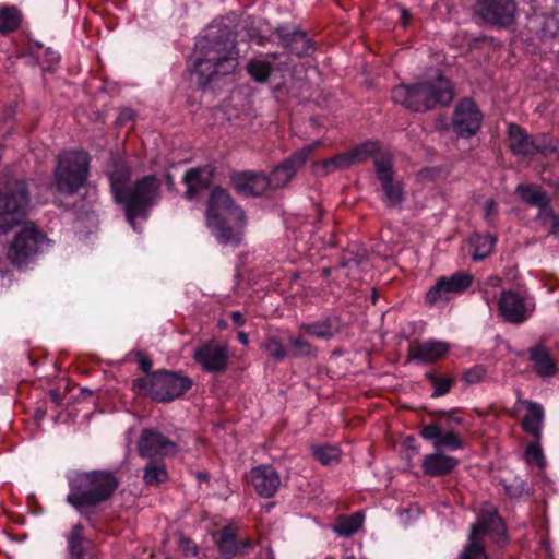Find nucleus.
Returning a JSON list of instances; mask_svg holds the SVG:
<instances>
[{"mask_svg": "<svg viewBox=\"0 0 559 559\" xmlns=\"http://www.w3.org/2000/svg\"><path fill=\"white\" fill-rule=\"evenodd\" d=\"M237 34L222 22H214L197 38L192 76L199 88H207L217 78L235 72L239 50Z\"/></svg>", "mask_w": 559, "mask_h": 559, "instance_id": "obj_1", "label": "nucleus"}, {"mask_svg": "<svg viewBox=\"0 0 559 559\" xmlns=\"http://www.w3.org/2000/svg\"><path fill=\"white\" fill-rule=\"evenodd\" d=\"M66 478L69 487L66 502L86 520L88 526L95 528L93 514L112 498L120 480L107 469L71 471Z\"/></svg>", "mask_w": 559, "mask_h": 559, "instance_id": "obj_2", "label": "nucleus"}, {"mask_svg": "<svg viewBox=\"0 0 559 559\" xmlns=\"http://www.w3.org/2000/svg\"><path fill=\"white\" fill-rule=\"evenodd\" d=\"M391 98L411 111L427 112L438 106H449L454 98V87L451 80L439 72L435 78L393 87Z\"/></svg>", "mask_w": 559, "mask_h": 559, "instance_id": "obj_3", "label": "nucleus"}, {"mask_svg": "<svg viewBox=\"0 0 559 559\" xmlns=\"http://www.w3.org/2000/svg\"><path fill=\"white\" fill-rule=\"evenodd\" d=\"M193 385V380L181 371L158 369L150 377L136 378L132 390L158 403H169L182 397Z\"/></svg>", "mask_w": 559, "mask_h": 559, "instance_id": "obj_4", "label": "nucleus"}, {"mask_svg": "<svg viewBox=\"0 0 559 559\" xmlns=\"http://www.w3.org/2000/svg\"><path fill=\"white\" fill-rule=\"evenodd\" d=\"M159 180L155 175H146L135 180L115 202L122 204L127 222L135 229L138 218L146 219L151 209L159 199Z\"/></svg>", "mask_w": 559, "mask_h": 559, "instance_id": "obj_5", "label": "nucleus"}, {"mask_svg": "<svg viewBox=\"0 0 559 559\" xmlns=\"http://www.w3.org/2000/svg\"><path fill=\"white\" fill-rule=\"evenodd\" d=\"M90 155L84 151H68L60 154L53 170L56 190L72 197L84 188L91 170Z\"/></svg>", "mask_w": 559, "mask_h": 559, "instance_id": "obj_6", "label": "nucleus"}, {"mask_svg": "<svg viewBox=\"0 0 559 559\" xmlns=\"http://www.w3.org/2000/svg\"><path fill=\"white\" fill-rule=\"evenodd\" d=\"M31 195L26 180L5 178L0 187V235L7 234L26 215Z\"/></svg>", "mask_w": 559, "mask_h": 559, "instance_id": "obj_7", "label": "nucleus"}, {"mask_svg": "<svg viewBox=\"0 0 559 559\" xmlns=\"http://www.w3.org/2000/svg\"><path fill=\"white\" fill-rule=\"evenodd\" d=\"M48 242L47 236L34 224H26L13 237L9 249L8 259L19 267H26L34 262Z\"/></svg>", "mask_w": 559, "mask_h": 559, "instance_id": "obj_8", "label": "nucleus"}, {"mask_svg": "<svg viewBox=\"0 0 559 559\" xmlns=\"http://www.w3.org/2000/svg\"><path fill=\"white\" fill-rule=\"evenodd\" d=\"M261 348L276 362L287 358H316L317 347L301 334L289 333L286 340L280 335L269 333L261 344Z\"/></svg>", "mask_w": 559, "mask_h": 559, "instance_id": "obj_9", "label": "nucleus"}, {"mask_svg": "<svg viewBox=\"0 0 559 559\" xmlns=\"http://www.w3.org/2000/svg\"><path fill=\"white\" fill-rule=\"evenodd\" d=\"M374 174L381 186V201L386 209H401L405 201V187L394 178L392 154H384L373 160Z\"/></svg>", "mask_w": 559, "mask_h": 559, "instance_id": "obj_10", "label": "nucleus"}, {"mask_svg": "<svg viewBox=\"0 0 559 559\" xmlns=\"http://www.w3.org/2000/svg\"><path fill=\"white\" fill-rule=\"evenodd\" d=\"M471 11L481 23L497 28H508L515 20V0H471Z\"/></svg>", "mask_w": 559, "mask_h": 559, "instance_id": "obj_11", "label": "nucleus"}, {"mask_svg": "<svg viewBox=\"0 0 559 559\" xmlns=\"http://www.w3.org/2000/svg\"><path fill=\"white\" fill-rule=\"evenodd\" d=\"M474 277L465 271H456L450 276H440L425 295L428 307H444L453 296L462 295L473 284Z\"/></svg>", "mask_w": 559, "mask_h": 559, "instance_id": "obj_12", "label": "nucleus"}, {"mask_svg": "<svg viewBox=\"0 0 559 559\" xmlns=\"http://www.w3.org/2000/svg\"><path fill=\"white\" fill-rule=\"evenodd\" d=\"M319 145L320 142L306 145L276 165L266 176L267 189L278 190L288 185Z\"/></svg>", "mask_w": 559, "mask_h": 559, "instance_id": "obj_13", "label": "nucleus"}, {"mask_svg": "<svg viewBox=\"0 0 559 559\" xmlns=\"http://www.w3.org/2000/svg\"><path fill=\"white\" fill-rule=\"evenodd\" d=\"M484 115L471 97L457 102L452 115V130L461 139L475 136L483 124Z\"/></svg>", "mask_w": 559, "mask_h": 559, "instance_id": "obj_14", "label": "nucleus"}, {"mask_svg": "<svg viewBox=\"0 0 559 559\" xmlns=\"http://www.w3.org/2000/svg\"><path fill=\"white\" fill-rule=\"evenodd\" d=\"M219 559H245L254 548L249 537L238 538V528L228 524L214 535Z\"/></svg>", "mask_w": 559, "mask_h": 559, "instance_id": "obj_15", "label": "nucleus"}, {"mask_svg": "<svg viewBox=\"0 0 559 559\" xmlns=\"http://www.w3.org/2000/svg\"><path fill=\"white\" fill-rule=\"evenodd\" d=\"M449 343L436 338L415 340L408 344L407 361L418 366L432 365L445 358L450 353Z\"/></svg>", "mask_w": 559, "mask_h": 559, "instance_id": "obj_16", "label": "nucleus"}, {"mask_svg": "<svg viewBox=\"0 0 559 559\" xmlns=\"http://www.w3.org/2000/svg\"><path fill=\"white\" fill-rule=\"evenodd\" d=\"M193 359L203 371L222 374L227 370L229 354L225 345L210 341L194 349Z\"/></svg>", "mask_w": 559, "mask_h": 559, "instance_id": "obj_17", "label": "nucleus"}, {"mask_svg": "<svg viewBox=\"0 0 559 559\" xmlns=\"http://www.w3.org/2000/svg\"><path fill=\"white\" fill-rule=\"evenodd\" d=\"M138 450L140 456L154 460L157 456H173L178 452L179 448L175 441L164 436L160 431L145 428L141 432Z\"/></svg>", "mask_w": 559, "mask_h": 559, "instance_id": "obj_18", "label": "nucleus"}, {"mask_svg": "<svg viewBox=\"0 0 559 559\" xmlns=\"http://www.w3.org/2000/svg\"><path fill=\"white\" fill-rule=\"evenodd\" d=\"M224 213L234 217L236 221H239L241 224L245 223L246 214L243 210L236 204L235 200L226 189L221 186H216L211 191L207 202V223H210V221H214V217L217 219H225V216L223 215Z\"/></svg>", "mask_w": 559, "mask_h": 559, "instance_id": "obj_19", "label": "nucleus"}, {"mask_svg": "<svg viewBox=\"0 0 559 559\" xmlns=\"http://www.w3.org/2000/svg\"><path fill=\"white\" fill-rule=\"evenodd\" d=\"M274 34L280 39L281 46L298 58L310 57L318 48L317 43L301 29H289L286 26H278Z\"/></svg>", "mask_w": 559, "mask_h": 559, "instance_id": "obj_20", "label": "nucleus"}, {"mask_svg": "<svg viewBox=\"0 0 559 559\" xmlns=\"http://www.w3.org/2000/svg\"><path fill=\"white\" fill-rule=\"evenodd\" d=\"M484 535H490L496 542L506 538V525L496 508L487 503L478 514L477 522L472 526L468 536L481 540Z\"/></svg>", "mask_w": 559, "mask_h": 559, "instance_id": "obj_21", "label": "nucleus"}, {"mask_svg": "<svg viewBox=\"0 0 559 559\" xmlns=\"http://www.w3.org/2000/svg\"><path fill=\"white\" fill-rule=\"evenodd\" d=\"M498 309L503 320L512 324L524 323L532 312L524 298L511 289L501 293Z\"/></svg>", "mask_w": 559, "mask_h": 559, "instance_id": "obj_22", "label": "nucleus"}, {"mask_svg": "<svg viewBox=\"0 0 559 559\" xmlns=\"http://www.w3.org/2000/svg\"><path fill=\"white\" fill-rule=\"evenodd\" d=\"M230 183L238 194L246 198L260 197L267 190L266 175L262 171L233 173Z\"/></svg>", "mask_w": 559, "mask_h": 559, "instance_id": "obj_23", "label": "nucleus"}, {"mask_svg": "<svg viewBox=\"0 0 559 559\" xmlns=\"http://www.w3.org/2000/svg\"><path fill=\"white\" fill-rule=\"evenodd\" d=\"M249 478L255 492L262 498L274 497L282 484L280 474L269 464L252 467Z\"/></svg>", "mask_w": 559, "mask_h": 559, "instance_id": "obj_24", "label": "nucleus"}, {"mask_svg": "<svg viewBox=\"0 0 559 559\" xmlns=\"http://www.w3.org/2000/svg\"><path fill=\"white\" fill-rule=\"evenodd\" d=\"M343 328V320L338 314H326L311 322H301L298 325L300 334L310 337L330 341L338 335Z\"/></svg>", "mask_w": 559, "mask_h": 559, "instance_id": "obj_25", "label": "nucleus"}, {"mask_svg": "<svg viewBox=\"0 0 559 559\" xmlns=\"http://www.w3.org/2000/svg\"><path fill=\"white\" fill-rule=\"evenodd\" d=\"M419 436L430 441L436 450L443 448L450 451H456L463 449L465 445L459 432L452 429L443 430L439 424L421 425Z\"/></svg>", "mask_w": 559, "mask_h": 559, "instance_id": "obj_26", "label": "nucleus"}, {"mask_svg": "<svg viewBox=\"0 0 559 559\" xmlns=\"http://www.w3.org/2000/svg\"><path fill=\"white\" fill-rule=\"evenodd\" d=\"M536 136L516 123H509L507 129V145L514 156L523 158L534 157V146Z\"/></svg>", "mask_w": 559, "mask_h": 559, "instance_id": "obj_27", "label": "nucleus"}, {"mask_svg": "<svg viewBox=\"0 0 559 559\" xmlns=\"http://www.w3.org/2000/svg\"><path fill=\"white\" fill-rule=\"evenodd\" d=\"M527 359L539 378H550L558 372V365L550 350L542 343L527 348Z\"/></svg>", "mask_w": 559, "mask_h": 559, "instance_id": "obj_28", "label": "nucleus"}, {"mask_svg": "<svg viewBox=\"0 0 559 559\" xmlns=\"http://www.w3.org/2000/svg\"><path fill=\"white\" fill-rule=\"evenodd\" d=\"M237 222V226L233 227L227 219H217L214 217V221H210L207 223L209 228L211 229L212 235L218 241V243L223 246H229L233 248H237L242 242L243 231L242 228L246 224H241L239 221Z\"/></svg>", "mask_w": 559, "mask_h": 559, "instance_id": "obj_29", "label": "nucleus"}, {"mask_svg": "<svg viewBox=\"0 0 559 559\" xmlns=\"http://www.w3.org/2000/svg\"><path fill=\"white\" fill-rule=\"evenodd\" d=\"M459 463L460 461L454 456L435 452L424 456L421 468L427 476L441 477L451 474Z\"/></svg>", "mask_w": 559, "mask_h": 559, "instance_id": "obj_30", "label": "nucleus"}, {"mask_svg": "<svg viewBox=\"0 0 559 559\" xmlns=\"http://www.w3.org/2000/svg\"><path fill=\"white\" fill-rule=\"evenodd\" d=\"M212 173L206 168L195 167L187 170L183 175L182 182L187 186L185 199L191 201L200 192L210 188L212 183Z\"/></svg>", "mask_w": 559, "mask_h": 559, "instance_id": "obj_31", "label": "nucleus"}, {"mask_svg": "<svg viewBox=\"0 0 559 559\" xmlns=\"http://www.w3.org/2000/svg\"><path fill=\"white\" fill-rule=\"evenodd\" d=\"M518 199L531 207H545L548 192L539 185L533 182L519 183L514 191Z\"/></svg>", "mask_w": 559, "mask_h": 559, "instance_id": "obj_32", "label": "nucleus"}, {"mask_svg": "<svg viewBox=\"0 0 559 559\" xmlns=\"http://www.w3.org/2000/svg\"><path fill=\"white\" fill-rule=\"evenodd\" d=\"M83 532L84 526L81 523H76L71 527L67 536L69 559H90V540L84 537Z\"/></svg>", "mask_w": 559, "mask_h": 559, "instance_id": "obj_33", "label": "nucleus"}, {"mask_svg": "<svg viewBox=\"0 0 559 559\" xmlns=\"http://www.w3.org/2000/svg\"><path fill=\"white\" fill-rule=\"evenodd\" d=\"M130 178L131 171L127 164L120 158H115L111 169L108 174L110 190L114 199L118 198V195H121V192L130 186Z\"/></svg>", "mask_w": 559, "mask_h": 559, "instance_id": "obj_34", "label": "nucleus"}, {"mask_svg": "<svg viewBox=\"0 0 559 559\" xmlns=\"http://www.w3.org/2000/svg\"><path fill=\"white\" fill-rule=\"evenodd\" d=\"M545 417L544 407L537 402H530L522 421V428L533 439H542V426Z\"/></svg>", "mask_w": 559, "mask_h": 559, "instance_id": "obj_35", "label": "nucleus"}, {"mask_svg": "<svg viewBox=\"0 0 559 559\" xmlns=\"http://www.w3.org/2000/svg\"><path fill=\"white\" fill-rule=\"evenodd\" d=\"M424 378L432 388V399L449 394L456 383V378L453 374L439 373L436 369L426 371Z\"/></svg>", "mask_w": 559, "mask_h": 559, "instance_id": "obj_36", "label": "nucleus"}, {"mask_svg": "<svg viewBox=\"0 0 559 559\" xmlns=\"http://www.w3.org/2000/svg\"><path fill=\"white\" fill-rule=\"evenodd\" d=\"M23 20V13L16 5H0V35L5 36L16 32L21 27Z\"/></svg>", "mask_w": 559, "mask_h": 559, "instance_id": "obj_37", "label": "nucleus"}, {"mask_svg": "<svg viewBox=\"0 0 559 559\" xmlns=\"http://www.w3.org/2000/svg\"><path fill=\"white\" fill-rule=\"evenodd\" d=\"M381 143L376 140H366L359 145L355 146L352 150H348V155L352 162V165L361 164L369 158H373V160L381 155L390 154L389 152L381 151Z\"/></svg>", "mask_w": 559, "mask_h": 559, "instance_id": "obj_38", "label": "nucleus"}, {"mask_svg": "<svg viewBox=\"0 0 559 559\" xmlns=\"http://www.w3.org/2000/svg\"><path fill=\"white\" fill-rule=\"evenodd\" d=\"M246 70L252 81L259 84H265L273 75L275 66L266 59L255 58L247 62Z\"/></svg>", "mask_w": 559, "mask_h": 559, "instance_id": "obj_39", "label": "nucleus"}, {"mask_svg": "<svg viewBox=\"0 0 559 559\" xmlns=\"http://www.w3.org/2000/svg\"><path fill=\"white\" fill-rule=\"evenodd\" d=\"M168 472L162 460H150L143 469V481L147 486H159L167 481Z\"/></svg>", "mask_w": 559, "mask_h": 559, "instance_id": "obj_40", "label": "nucleus"}, {"mask_svg": "<svg viewBox=\"0 0 559 559\" xmlns=\"http://www.w3.org/2000/svg\"><path fill=\"white\" fill-rule=\"evenodd\" d=\"M496 237L491 234H476L471 238L473 247V260L480 261L486 259L492 252L496 246Z\"/></svg>", "mask_w": 559, "mask_h": 559, "instance_id": "obj_41", "label": "nucleus"}, {"mask_svg": "<svg viewBox=\"0 0 559 559\" xmlns=\"http://www.w3.org/2000/svg\"><path fill=\"white\" fill-rule=\"evenodd\" d=\"M319 165L321 176H328L337 170L347 169L353 166L347 151L323 159Z\"/></svg>", "mask_w": 559, "mask_h": 559, "instance_id": "obj_42", "label": "nucleus"}, {"mask_svg": "<svg viewBox=\"0 0 559 559\" xmlns=\"http://www.w3.org/2000/svg\"><path fill=\"white\" fill-rule=\"evenodd\" d=\"M364 519L362 513L359 511L349 516L342 518L334 525V532L340 536H352L362 526Z\"/></svg>", "mask_w": 559, "mask_h": 559, "instance_id": "obj_43", "label": "nucleus"}, {"mask_svg": "<svg viewBox=\"0 0 559 559\" xmlns=\"http://www.w3.org/2000/svg\"><path fill=\"white\" fill-rule=\"evenodd\" d=\"M311 453L318 462L325 466L337 464L341 459L338 448L330 444L313 445Z\"/></svg>", "mask_w": 559, "mask_h": 559, "instance_id": "obj_44", "label": "nucleus"}, {"mask_svg": "<svg viewBox=\"0 0 559 559\" xmlns=\"http://www.w3.org/2000/svg\"><path fill=\"white\" fill-rule=\"evenodd\" d=\"M31 53L35 56L36 58H39V51L44 50V58L47 66L44 68V71H53L55 67L60 61V55L56 50H53L51 47L44 48V45L39 41H34L31 44Z\"/></svg>", "mask_w": 559, "mask_h": 559, "instance_id": "obj_45", "label": "nucleus"}, {"mask_svg": "<svg viewBox=\"0 0 559 559\" xmlns=\"http://www.w3.org/2000/svg\"><path fill=\"white\" fill-rule=\"evenodd\" d=\"M457 559H488L483 540L468 536V542Z\"/></svg>", "mask_w": 559, "mask_h": 559, "instance_id": "obj_46", "label": "nucleus"}, {"mask_svg": "<svg viewBox=\"0 0 559 559\" xmlns=\"http://www.w3.org/2000/svg\"><path fill=\"white\" fill-rule=\"evenodd\" d=\"M540 440L542 439H534L526 445L525 459L528 464L535 463L538 467L544 468L546 465V459L543 453Z\"/></svg>", "mask_w": 559, "mask_h": 559, "instance_id": "obj_47", "label": "nucleus"}, {"mask_svg": "<svg viewBox=\"0 0 559 559\" xmlns=\"http://www.w3.org/2000/svg\"><path fill=\"white\" fill-rule=\"evenodd\" d=\"M461 412V408H452L450 411H438L435 414L436 421L433 424H439L441 428L442 426L451 427L452 425H463V417L457 415Z\"/></svg>", "mask_w": 559, "mask_h": 559, "instance_id": "obj_48", "label": "nucleus"}, {"mask_svg": "<svg viewBox=\"0 0 559 559\" xmlns=\"http://www.w3.org/2000/svg\"><path fill=\"white\" fill-rule=\"evenodd\" d=\"M534 146V156L539 154L544 157H550L557 151V143L549 136L542 134L536 136Z\"/></svg>", "mask_w": 559, "mask_h": 559, "instance_id": "obj_49", "label": "nucleus"}, {"mask_svg": "<svg viewBox=\"0 0 559 559\" xmlns=\"http://www.w3.org/2000/svg\"><path fill=\"white\" fill-rule=\"evenodd\" d=\"M502 485L507 496L511 499L520 498L526 491V481L521 477H514L510 483L503 479Z\"/></svg>", "mask_w": 559, "mask_h": 559, "instance_id": "obj_50", "label": "nucleus"}, {"mask_svg": "<svg viewBox=\"0 0 559 559\" xmlns=\"http://www.w3.org/2000/svg\"><path fill=\"white\" fill-rule=\"evenodd\" d=\"M486 372L487 370L483 365H475L462 373L461 381L466 385L479 383L485 378Z\"/></svg>", "mask_w": 559, "mask_h": 559, "instance_id": "obj_51", "label": "nucleus"}, {"mask_svg": "<svg viewBox=\"0 0 559 559\" xmlns=\"http://www.w3.org/2000/svg\"><path fill=\"white\" fill-rule=\"evenodd\" d=\"M135 118V112L130 107H123L120 109L117 118H116V124L119 128L126 127L129 122L133 121Z\"/></svg>", "mask_w": 559, "mask_h": 559, "instance_id": "obj_52", "label": "nucleus"}, {"mask_svg": "<svg viewBox=\"0 0 559 559\" xmlns=\"http://www.w3.org/2000/svg\"><path fill=\"white\" fill-rule=\"evenodd\" d=\"M138 357L139 368L146 374L145 377H150L154 372L151 371L153 366L152 360L145 354L142 353H139Z\"/></svg>", "mask_w": 559, "mask_h": 559, "instance_id": "obj_53", "label": "nucleus"}, {"mask_svg": "<svg viewBox=\"0 0 559 559\" xmlns=\"http://www.w3.org/2000/svg\"><path fill=\"white\" fill-rule=\"evenodd\" d=\"M554 216H557V214L554 211V207L551 206V198L549 197L547 199V204L545 207H538V218L543 219L544 222L548 218H552Z\"/></svg>", "mask_w": 559, "mask_h": 559, "instance_id": "obj_54", "label": "nucleus"}, {"mask_svg": "<svg viewBox=\"0 0 559 559\" xmlns=\"http://www.w3.org/2000/svg\"><path fill=\"white\" fill-rule=\"evenodd\" d=\"M485 219L490 223V217L497 212V203L493 199H488L484 206Z\"/></svg>", "mask_w": 559, "mask_h": 559, "instance_id": "obj_55", "label": "nucleus"}, {"mask_svg": "<svg viewBox=\"0 0 559 559\" xmlns=\"http://www.w3.org/2000/svg\"><path fill=\"white\" fill-rule=\"evenodd\" d=\"M181 548L186 556L193 557L198 555L197 546L189 539L181 540Z\"/></svg>", "mask_w": 559, "mask_h": 559, "instance_id": "obj_56", "label": "nucleus"}, {"mask_svg": "<svg viewBox=\"0 0 559 559\" xmlns=\"http://www.w3.org/2000/svg\"><path fill=\"white\" fill-rule=\"evenodd\" d=\"M50 401L56 405L59 406L62 404L63 401V394H61L58 390H50L49 393Z\"/></svg>", "mask_w": 559, "mask_h": 559, "instance_id": "obj_57", "label": "nucleus"}, {"mask_svg": "<svg viewBox=\"0 0 559 559\" xmlns=\"http://www.w3.org/2000/svg\"><path fill=\"white\" fill-rule=\"evenodd\" d=\"M230 319H231L233 323H235L238 326L243 325L246 322V319L240 311H233L230 313Z\"/></svg>", "mask_w": 559, "mask_h": 559, "instance_id": "obj_58", "label": "nucleus"}, {"mask_svg": "<svg viewBox=\"0 0 559 559\" xmlns=\"http://www.w3.org/2000/svg\"><path fill=\"white\" fill-rule=\"evenodd\" d=\"M550 221V228L548 233L550 235H558L559 234V216H554Z\"/></svg>", "mask_w": 559, "mask_h": 559, "instance_id": "obj_59", "label": "nucleus"}, {"mask_svg": "<svg viewBox=\"0 0 559 559\" xmlns=\"http://www.w3.org/2000/svg\"><path fill=\"white\" fill-rule=\"evenodd\" d=\"M47 411L43 406H37L34 411V418L37 423H40L46 417Z\"/></svg>", "mask_w": 559, "mask_h": 559, "instance_id": "obj_60", "label": "nucleus"}, {"mask_svg": "<svg viewBox=\"0 0 559 559\" xmlns=\"http://www.w3.org/2000/svg\"><path fill=\"white\" fill-rule=\"evenodd\" d=\"M210 478H211V475L206 471H202V472H197L195 473V479L199 483H210Z\"/></svg>", "mask_w": 559, "mask_h": 559, "instance_id": "obj_61", "label": "nucleus"}, {"mask_svg": "<svg viewBox=\"0 0 559 559\" xmlns=\"http://www.w3.org/2000/svg\"><path fill=\"white\" fill-rule=\"evenodd\" d=\"M497 294L496 292H488L487 289L483 290V299L486 301L488 306L496 299Z\"/></svg>", "mask_w": 559, "mask_h": 559, "instance_id": "obj_62", "label": "nucleus"}, {"mask_svg": "<svg viewBox=\"0 0 559 559\" xmlns=\"http://www.w3.org/2000/svg\"><path fill=\"white\" fill-rule=\"evenodd\" d=\"M165 183L169 190H173L175 188V179L174 176L170 173L165 174Z\"/></svg>", "mask_w": 559, "mask_h": 559, "instance_id": "obj_63", "label": "nucleus"}, {"mask_svg": "<svg viewBox=\"0 0 559 559\" xmlns=\"http://www.w3.org/2000/svg\"><path fill=\"white\" fill-rule=\"evenodd\" d=\"M237 340L242 344V345H248L249 343V336L246 332L243 331H239L238 334H237Z\"/></svg>", "mask_w": 559, "mask_h": 559, "instance_id": "obj_64", "label": "nucleus"}]
</instances>
